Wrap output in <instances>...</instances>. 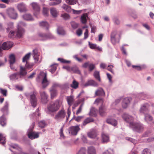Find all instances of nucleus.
<instances>
[{
	"label": "nucleus",
	"instance_id": "nucleus-1",
	"mask_svg": "<svg viewBox=\"0 0 154 154\" xmlns=\"http://www.w3.org/2000/svg\"><path fill=\"white\" fill-rule=\"evenodd\" d=\"M41 80L42 88H45L49 85L50 82L47 79L46 73L43 72H41L36 79V80L38 82H40Z\"/></svg>",
	"mask_w": 154,
	"mask_h": 154
},
{
	"label": "nucleus",
	"instance_id": "nucleus-2",
	"mask_svg": "<svg viewBox=\"0 0 154 154\" xmlns=\"http://www.w3.org/2000/svg\"><path fill=\"white\" fill-rule=\"evenodd\" d=\"M60 106V104L59 100H56L48 105V110L46 111V112L47 113H49L50 112H55L58 110Z\"/></svg>",
	"mask_w": 154,
	"mask_h": 154
},
{
	"label": "nucleus",
	"instance_id": "nucleus-3",
	"mask_svg": "<svg viewBox=\"0 0 154 154\" xmlns=\"http://www.w3.org/2000/svg\"><path fill=\"white\" fill-rule=\"evenodd\" d=\"M34 125L35 123H33L27 131L28 137L32 140L37 138L39 137V133L32 131Z\"/></svg>",
	"mask_w": 154,
	"mask_h": 154
},
{
	"label": "nucleus",
	"instance_id": "nucleus-4",
	"mask_svg": "<svg viewBox=\"0 0 154 154\" xmlns=\"http://www.w3.org/2000/svg\"><path fill=\"white\" fill-rule=\"evenodd\" d=\"M6 14L10 18L16 20L18 17V15L14 9L12 7L6 9Z\"/></svg>",
	"mask_w": 154,
	"mask_h": 154
},
{
	"label": "nucleus",
	"instance_id": "nucleus-5",
	"mask_svg": "<svg viewBox=\"0 0 154 154\" xmlns=\"http://www.w3.org/2000/svg\"><path fill=\"white\" fill-rule=\"evenodd\" d=\"M66 116V113L65 110L63 109H62L56 114L54 118L57 121L60 122L63 121Z\"/></svg>",
	"mask_w": 154,
	"mask_h": 154
},
{
	"label": "nucleus",
	"instance_id": "nucleus-6",
	"mask_svg": "<svg viewBox=\"0 0 154 154\" xmlns=\"http://www.w3.org/2000/svg\"><path fill=\"white\" fill-rule=\"evenodd\" d=\"M129 127L134 131L140 132L142 131L143 127L142 124L138 122H134L133 123H131Z\"/></svg>",
	"mask_w": 154,
	"mask_h": 154
},
{
	"label": "nucleus",
	"instance_id": "nucleus-7",
	"mask_svg": "<svg viewBox=\"0 0 154 154\" xmlns=\"http://www.w3.org/2000/svg\"><path fill=\"white\" fill-rule=\"evenodd\" d=\"M25 95L28 98H30L31 104L32 106L34 107L36 106L37 104V100L35 95L33 94L26 93Z\"/></svg>",
	"mask_w": 154,
	"mask_h": 154
},
{
	"label": "nucleus",
	"instance_id": "nucleus-8",
	"mask_svg": "<svg viewBox=\"0 0 154 154\" xmlns=\"http://www.w3.org/2000/svg\"><path fill=\"white\" fill-rule=\"evenodd\" d=\"M146 94L143 92H142L138 94L137 96L134 98V103L135 104L140 100L143 99H144L146 97Z\"/></svg>",
	"mask_w": 154,
	"mask_h": 154
},
{
	"label": "nucleus",
	"instance_id": "nucleus-9",
	"mask_svg": "<svg viewBox=\"0 0 154 154\" xmlns=\"http://www.w3.org/2000/svg\"><path fill=\"white\" fill-rule=\"evenodd\" d=\"M30 5L32 6L34 10V15L37 17L40 11V9L39 6L37 3L35 2L31 3Z\"/></svg>",
	"mask_w": 154,
	"mask_h": 154
},
{
	"label": "nucleus",
	"instance_id": "nucleus-10",
	"mask_svg": "<svg viewBox=\"0 0 154 154\" xmlns=\"http://www.w3.org/2000/svg\"><path fill=\"white\" fill-rule=\"evenodd\" d=\"M122 117L125 122L129 124V127L130 126L131 123H133L134 122H133V117L127 114L126 113H124L122 115Z\"/></svg>",
	"mask_w": 154,
	"mask_h": 154
},
{
	"label": "nucleus",
	"instance_id": "nucleus-11",
	"mask_svg": "<svg viewBox=\"0 0 154 154\" xmlns=\"http://www.w3.org/2000/svg\"><path fill=\"white\" fill-rule=\"evenodd\" d=\"M38 35L39 39L42 41L46 40L48 38H52L54 37L50 33H49L48 35H46L42 32H39L38 33Z\"/></svg>",
	"mask_w": 154,
	"mask_h": 154
},
{
	"label": "nucleus",
	"instance_id": "nucleus-12",
	"mask_svg": "<svg viewBox=\"0 0 154 154\" xmlns=\"http://www.w3.org/2000/svg\"><path fill=\"white\" fill-rule=\"evenodd\" d=\"M9 145L10 146L9 148V149L14 153L17 154L18 153L17 151H21V148L17 144H9Z\"/></svg>",
	"mask_w": 154,
	"mask_h": 154
},
{
	"label": "nucleus",
	"instance_id": "nucleus-13",
	"mask_svg": "<svg viewBox=\"0 0 154 154\" xmlns=\"http://www.w3.org/2000/svg\"><path fill=\"white\" fill-rule=\"evenodd\" d=\"M80 130L79 125L72 126L69 128L68 130L69 133L72 135H76L78 131Z\"/></svg>",
	"mask_w": 154,
	"mask_h": 154
},
{
	"label": "nucleus",
	"instance_id": "nucleus-14",
	"mask_svg": "<svg viewBox=\"0 0 154 154\" xmlns=\"http://www.w3.org/2000/svg\"><path fill=\"white\" fill-rule=\"evenodd\" d=\"M11 80L15 81H19L22 80L18 72L11 74L9 76Z\"/></svg>",
	"mask_w": 154,
	"mask_h": 154
},
{
	"label": "nucleus",
	"instance_id": "nucleus-15",
	"mask_svg": "<svg viewBox=\"0 0 154 154\" xmlns=\"http://www.w3.org/2000/svg\"><path fill=\"white\" fill-rule=\"evenodd\" d=\"M40 95L41 98V101L44 103H46L48 101V95L46 92L41 90L40 91Z\"/></svg>",
	"mask_w": 154,
	"mask_h": 154
},
{
	"label": "nucleus",
	"instance_id": "nucleus-16",
	"mask_svg": "<svg viewBox=\"0 0 154 154\" xmlns=\"http://www.w3.org/2000/svg\"><path fill=\"white\" fill-rule=\"evenodd\" d=\"M33 56L35 63L41 62V60H39V54L37 49H35L33 50Z\"/></svg>",
	"mask_w": 154,
	"mask_h": 154
},
{
	"label": "nucleus",
	"instance_id": "nucleus-17",
	"mask_svg": "<svg viewBox=\"0 0 154 154\" xmlns=\"http://www.w3.org/2000/svg\"><path fill=\"white\" fill-rule=\"evenodd\" d=\"M18 73L22 79L27 74V72L26 68L22 66H20V71Z\"/></svg>",
	"mask_w": 154,
	"mask_h": 154
},
{
	"label": "nucleus",
	"instance_id": "nucleus-18",
	"mask_svg": "<svg viewBox=\"0 0 154 154\" xmlns=\"http://www.w3.org/2000/svg\"><path fill=\"white\" fill-rule=\"evenodd\" d=\"M149 106V105L147 103L142 104L140 107V112L144 113L145 112L148 111Z\"/></svg>",
	"mask_w": 154,
	"mask_h": 154
},
{
	"label": "nucleus",
	"instance_id": "nucleus-19",
	"mask_svg": "<svg viewBox=\"0 0 154 154\" xmlns=\"http://www.w3.org/2000/svg\"><path fill=\"white\" fill-rule=\"evenodd\" d=\"M117 32L116 31H113L111 35V39L112 43L113 44H116L117 42H119V40L117 39L116 35Z\"/></svg>",
	"mask_w": 154,
	"mask_h": 154
},
{
	"label": "nucleus",
	"instance_id": "nucleus-20",
	"mask_svg": "<svg viewBox=\"0 0 154 154\" xmlns=\"http://www.w3.org/2000/svg\"><path fill=\"white\" fill-rule=\"evenodd\" d=\"M131 100V98L130 97H127L124 98L122 103V106L124 108H126L129 105Z\"/></svg>",
	"mask_w": 154,
	"mask_h": 154
},
{
	"label": "nucleus",
	"instance_id": "nucleus-21",
	"mask_svg": "<svg viewBox=\"0 0 154 154\" xmlns=\"http://www.w3.org/2000/svg\"><path fill=\"white\" fill-rule=\"evenodd\" d=\"M13 45V43L10 42H4L2 44L1 48L5 50H8L11 48Z\"/></svg>",
	"mask_w": 154,
	"mask_h": 154
},
{
	"label": "nucleus",
	"instance_id": "nucleus-22",
	"mask_svg": "<svg viewBox=\"0 0 154 154\" xmlns=\"http://www.w3.org/2000/svg\"><path fill=\"white\" fill-rule=\"evenodd\" d=\"M98 83L96 82L93 80H88L84 85V86L85 87H87L90 86L96 87L98 86Z\"/></svg>",
	"mask_w": 154,
	"mask_h": 154
},
{
	"label": "nucleus",
	"instance_id": "nucleus-23",
	"mask_svg": "<svg viewBox=\"0 0 154 154\" xmlns=\"http://www.w3.org/2000/svg\"><path fill=\"white\" fill-rule=\"evenodd\" d=\"M97 131L94 129L91 130L88 134V137L90 138L93 139L97 137Z\"/></svg>",
	"mask_w": 154,
	"mask_h": 154
},
{
	"label": "nucleus",
	"instance_id": "nucleus-24",
	"mask_svg": "<svg viewBox=\"0 0 154 154\" xmlns=\"http://www.w3.org/2000/svg\"><path fill=\"white\" fill-rule=\"evenodd\" d=\"M17 31L16 33L17 36L18 38L22 37L25 32L24 29L22 27H17Z\"/></svg>",
	"mask_w": 154,
	"mask_h": 154
},
{
	"label": "nucleus",
	"instance_id": "nucleus-25",
	"mask_svg": "<svg viewBox=\"0 0 154 154\" xmlns=\"http://www.w3.org/2000/svg\"><path fill=\"white\" fill-rule=\"evenodd\" d=\"M17 8L20 12H23L26 11V5L23 3L19 4L17 5Z\"/></svg>",
	"mask_w": 154,
	"mask_h": 154
},
{
	"label": "nucleus",
	"instance_id": "nucleus-26",
	"mask_svg": "<svg viewBox=\"0 0 154 154\" xmlns=\"http://www.w3.org/2000/svg\"><path fill=\"white\" fill-rule=\"evenodd\" d=\"M9 103L8 101L5 102L4 106L2 108V111L4 114L3 115H7L8 113V107Z\"/></svg>",
	"mask_w": 154,
	"mask_h": 154
},
{
	"label": "nucleus",
	"instance_id": "nucleus-27",
	"mask_svg": "<svg viewBox=\"0 0 154 154\" xmlns=\"http://www.w3.org/2000/svg\"><path fill=\"white\" fill-rule=\"evenodd\" d=\"M95 94L96 96H105V92L103 89L101 88H99L98 89L97 91H96L95 93Z\"/></svg>",
	"mask_w": 154,
	"mask_h": 154
},
{
	"label": "nucleus",
	"instance_id": "nucleus-28",
	"mask_svg": "<svg viewBox=\"0 0 154 154\" xmlns=\"http://www.w3.org/2000/svg\"><path fill=\"white\" fill-rule=\"evenodd\" d=\"M106 122L112 125L115 126L117 124V121L114 119L108 118L106 120Z\"/></svg>",
	"mask_w": 154,
	"mask_h": 154
},
{
	"label": "nucleus",
	"instance_id": "nucleus-29",
	"mask_svg": "<svg viewBox=\"0 0 154 154\" xmlns=\"http://www.w3.org/2000/svg\"><path fill=\"white\" fill-rule=\"evenodd\" d=\"M23 19L27 21H32L33 19L32 16L30 14H26L22 16Z\"/></svg>",
	"mask_w": 154,
	"mask_h": 154
},
{
	"label": "nucleus",
	"instance_id": "nucleus-30",
	"mask_svg": "<svg viewBox=\"0 0 154 154\" xmlns=\"http://www.w3.org/2000/svg\"><path fill=\"white\" fill-rule=\"evenodd\" d=\"M87 154H96L95 148L93 146L88 147L87 149Z\"/></svg>",
	"mask_w": 154,
	"mask_h": 154
},
{
	"label": "nucleus",
	"instance_id": "nucleus-31",
	"mask_svg": "<svg viewBox=\"0 0 154 154\" xmlns=\"http://www.w3.org/2000/svg\"><path fill=\"white\" fill-rule=\"evenodd\" d=\"M102 142L103 143H107L109 141V136L103 133L101 135Z\"/></svg>",
	"mask_w": 154,
	"mask_h": 154
},
{
	"label": "nucleus",
	"instance_id": "nucleus-32",
	"mask_svg": "<svg viewBox=\"0 0 154 154\" xmlns=\"http://www.w3.org/2000/svg\"><path fill=\"white\" fill-rule=\"evenodd\" d=\"M88 18V17L87 14L85 13L83 14L81 17V22L83 24L86 23Z\"/></svg>",
	"mask_w": 154,
	"mask_h": 154
},
{
	"label": "nucleus",
	"instance_id": "nucleus-33",
	"mask_svg": "<svg viewBox=\"0 0 154 154\" xmlns=\"http://www.w3.org/2000/svg\"><path fill=\"white\" fill-rule=\"evenodd\" d=\"M70 72H72L74 73H75L80 74L81 72L78 68L76 66H74L71 67Z\"/></svg>",
	"mask_w": 154,
	"mask_h": 154
},
{
	"label": "nucleus",
	"instance_id": "nucleus-34",
	"mask_svg": "<svg viewBox=\"0 0 154 154\" xmlns=\"http://www.w3.org/2000/svg\"><path fill=\"white\" fill-rule=\"evenodd\" d=\"M61 0H49V5H55L61 3Z\"/></svg>",
	"mask_w": 154,
	"mask_h": 154
},
{
	"label": "nucleus",
	"instance_id": "nucleus-35",
	"mask_svg": "<svg viewBox=\"0 0 154 154\" xmlns=\"http://www.w3.org/2000/svg\"><path fill=\"white\" fill-rule=\"evenodd\" d=\"M97 110L95 108L92 107L90 110L89 115L91 116L96 117L97 115Z\"/></svg>",
	"mask_w": 154,
	"mask_h": 154
},
{
	"label": "nucleus",
	"instance_id": "nucleus-36",
	"mask_svg": "<svg viewBox=\"0 0 154 154\" xmlns=\"http://www.w3.org/2000/svg\"><path fill=\"white\" fill-rule=\"evenodd\" d=\"M66 100L68 102V104L69 106H70L72 105L74 101V99L72 96L67 97H66Z\"/></svg>",
	"mask_w": 154,
	"mask_h": 154
},
{
	"label": "nucleus",
	"instance_id": "nucleus-37",
	"mask_svg": "<svg viewBox=\"0 0 154 154\" xmlns=\"http://www.w3.org/2000/svg\"><path fill=\"white\" fill-rule=\"evenodd\" d=\"M50 92L51 94V97L52 99L54 98L57 94V92L56 89L50 88Z\"/></svg>",
	"mask_w": 154,
	"mask_h": 154
},
{
	"label": "nucleus",
	"instance_id": "nucleus-38",
	"mask_svg": "<svg viewBox=\"0 0 154 154\" xmlns=\"http://www.w3.org/2000/svg\"><path fill=\"white\" fill-rule=\"evenodd\" d=\"M94 119L91 118L89 117L86 118L83 122L82 126L83 128V126H85L89 123L93 122Z\"/></svg>",
	"mask_w": 154,
	"mask_h": 154
},
{
	"label": "nucleus",
	"instance_id": "nucleus-39",
	"mask_svg": "<svg viewBox=\"0 0 154 154\" xmlns=\"http://www.w3.org/2000/svg\"><path fill=\"white\" fill-rule=\"evenodd\" d=\"M57 32L58 34L60 35H63L65 34V32L63 27L61 26L58 27Z\"/></svg>",
	"mask_w": 154,
	"mask_h": 154
},
{
	"label": "nucleus",
	"instance_id": "nucleus-40",
	"mask_svg": "<svg viewBox=\"0 0 154 154\" xmlns=\"http://www.w3.org/2000/svg\"><path fill=\"white\" fill-rule=\"evenodd\" d=\"M7 27L6 28L7 31L8 32L10 30L14 28V23L13 22H9L7 23Z\"/></svg>",
	"mask_w": 154,
	"mask_h": 154
},
{
	"label": "nucleus",
	"instance_id": "nucleus-41",
	"mask_svg": "<svg viewBox=\"0 0 154 154\" xmlns=\"http://www.w3.org/2000/svg\"><path fill=\"white\" fill-rule=\"evenodd\" d=\"M106 108L104 106L102 105L100 107L99 112L100 115L101 116H103L105 113Z\"/></svg>",
	"mask_w": 154,
	"mask_h": 154
},
{
	"label": "nucleus",
	"instance_id": "nucleus-42",
	"mask_svg": "<svg viewBox=\"0 0 154 154\" xmlns=\"http://www.w3.org/2000/svg\"><path fill=\"white\" fill-rule=\"evenodd\" d=\"M6 119L5 116L3 115L0 118V124L2 126H4L6 124Z\"/></svg>",
	"mask_w": 154,
	"mask_h": 154
},
{
	"label": "nucleus",
	"instance_id": "nucleus-43",
	"mask_svg": "<svg viewBox=\"0 0 154 154\" xmlns=\"http://www.w3.org/2000/svg\"><path fill=\"white\" fill-rule=\"evenodd\" d=\"M50 12L52 15L54 17H56L58 14V12L54 8H52L50 9Z\"/></svg>",
	"mask_w": 154,
	"mask_h": 154
},
{
	"label": "nucleus",
	"instance_id": "nucleus-44",
	"mask_svg": "<svg viewBox=\"0 0 154 154\" xmlns=\"http://www.w3.org/2000/svg\"><path fill=\"white\" fill-rule=\"evenodd\" d=\"M40 26H42L46 29L48 30L49 26L48 23L46 21H42L39 23Z\"/></svg>",
	"mask_w": 154,
	"mask_h": 154
},
{
	"label": "nucleus",
	"instance_id": "nucleus-45",
	"mask_svg": "<svg viewBox=\"0 0 154 154\" xmlns=\"http://www.w3.org/2000/svg\"><path fill=\"white\" fill-rule=\"evenodd\" d=\"M15 57L14 54H11L9 56V62L10 64L14 63L15 62Z\"/></svg>",
	"mask_w": 154,
	"mask_h": 154
},
{
	"label": "nucleus",
	"instance_id": "nucleus-46",
	"mask_svg": "<svg viewBox=\"0 0 154 154\" xmlns=\"http://www.w3.org/2000/svg\"><path fill=\"white\" fill-rule=\"evenodd\" d=\"M145 119L146 121L149 122L152 120L153 118L150 114H146L145 115Z\"/></svg>",
	"mask_w": 154,
	"mask_h": 154
},
{
	"label": "nucleus",
	"instance_id": "nucleus-47",
	"mask_svg": "<svg viewBox=\"0 0 154 154\" xmlns=\"http://www.w3.org/2000/svg\"><path fill=\"white\" fill-rule=\"evenodd\" d=\"M94 76L95 79L98 80L99 82H101V79L100 76V72L99 71H95L94 72Z\"/></svg>",
	"mask_w": 154,
	"mask_h": 154
},
{
	"label": "nucleus",
	"instance_id": "nucleus-48",
	"mask_svg": "<svg viewBox=\"0 0 154 154\" xmlns=\"http://www.w3.org/2000/svg\"><path fill=\"white\" fill-rule=\"evenodd\" d=\"M57 66V65L56 64H53L51 66L50 68L49 69V70L52 74L54 73L56 71Z\"/></svg>",
	"mask_w": 154,
	"mask_h": 154
},
{
	"label": "nucleus",
	"instance_id": "nucleus-49",
	"mask_svg": "<svg viewBox=\"0 0 154 154\" xmlns=\"http://www.w3.org/2000/svg\"><path fill=\"white\" fill-rule=\"evenodd\" d=\"M31 53H29L27 54H26L23 58L22 60V62L23 63L26 62H28V60H29L30 55Z\"/></svg>",
	"mask_w": 154,
	"mask_h": 154
},
{
	"label": "nucleus",
	"instance_id": "nucleus-50",
	"mask_svg": "<svg viewBox=\"0 0 154 154\" xmlns=\"http://www.w3.org/2000/svg\"><path fill=\"white\" fill-rule=\"evenodd\" d=\"M62 8L65 11L67 12H70L71 11V8L70 6H69L65 4H63Z\"/></svg>",
	"mask_w": 154,
	"mask_h": 154
},
{
	"label": "nucleus",
	"instance_id": "nucleus-51",
	"mask_svg": "<svg viewBox=\"0 0 154 154\" xmlns=\"http://www.w3.org/2000/svg\"><path fill=\"white\" fill-rule=\"evenodd\" d=\"M79 83L75 80H74L72 82V84L71 85V87L74 88L76 89L78 87Z\"/></svg>",
	"mask_w": 154,
	"mask_h": 154
},
{
	"label": "nucleus",
	"instance_id": "nucleus-52",
	"mask_svg": "<svg viewBox=\"0 0 154 154\" xmlns=\"http://www.w3.org/2000/svg\"><path fill=\"white\" fill-rule=\"evenodd\" d=\"M5 140V137L2 134H0V143L3 145H4L6 142Z\"/></svg>",
	"mask_w": 154,
	"mask_h": 154
},
{
	"label": "nucleus",
	"instance_id": "nucleus-53",
	"mask_svg": "<svg viewBox=\"0 0 154 154\" xmlns=\"http://www.w3.org/2000/svg\"><path fill=\"white\" fill-rule=\"evenodd\" d=\"M102 154H114V152L113 149H109L103 152Z\"/></svg>",
	"mask_w": 154,
	"mask_h": 154
},
{
	"label": "nucleus",
	"instance_id": "nucleus-54",
	"mask_svg": "<svg viewBox=\"0 0 154 154\" xmlns=\"http://www.w3.org/2000/svg\"><path fill=\"white\" fill-rule=\"evenodd\" d=\"M86 149L85 147H82L78 151L76 154H86Z\"/></svg>",
	"mask_w": 154,
	"mask_h": 154
},
{
	"label": "nucleus",
	"instance_id": "nucleus-55",
	"mask_svg": "<svg viewBox=\"0 0 154 154\" xmlns=\"http://www.w3.org/2000/svg\"><path fill=\"white\" fill-rule=\"evenodd\" d=\"M132 66L133 68H135L138 70H141L142 68H143L145 67L144 65H143L141 66L133 65Z\"/></svg>",
	"mask_w": 154,
	"mask_h": 154
},
{
	"label": "nucleus",
	"instance_id": "nucleus-56",
	"mask_svg": "<svg viewBox=\"0 0 154 154\" xmlns=\"http://www.w3.org/2000/svg\"><path fill=\"white\" fill-rule=\"evenodd\" d=\"M33 66V64H30L28 62H27V63H26L25 68L26 69H32V68Z\"/></svg>",
	"mask_w": 154,
	"mask_h": 154
},
{
	"label": "nucleus",
	"instance_id": "nucleus-57",
	"mask_svg": "<svg viewBox=\"0 0 154 154\" xmlns=\"http://www.w3.org/2000/svg\"><path fill=\"white\" fill-rule=\"evenodd\" d=\"M103 100L102 98H98L95 100L94 103L98 105L99 104H102L103 102Z\"/></svg>",
	"mask_w": 154,
	"mask_h": 154
},
{
	"label": "nucleus",
	"instance_id": "nucleus-58",
	"mask_svg": "<svg viewBox=\"0 0 154 154\" xmlns=\"http://www.w3.org/2000/svg\"><path fill=\"white\" fill-rule=\"evenodd\" d=\"M46 125V123L44 120L41 121L38 123L39 126L42 128H44Z\"/></svg>",
	"mask_w": 154,
	"mask_h": 154
},
{
	"label": "nucleus",
	"instance_id": "nucleus-59",
	"mask_svg": "<svg viewBox=\"0 0 154 154\" xmlns=\"http://www.w3.org/2000/svg\"><path fill=\"white\" fill-rule=\"evenodd\" d=\"M58 60L63 63H69L71 62L70 60H66L62 58H58Z\"/></svg>",
	"mask_w": 154,
	"mask_h": 154
},
{
	"label": "nucleus",
	"instance_id": "nucleus-60",
	"mask_svg": "<svg viewBox=\"0 0 154 154\" xmlns=\"http://www.w3.org/2000/svg\"><path fill=\"white\" fill-rule=\"evenodd\" d=\"M71 24L72 28L73 29L77 28L78 26V24L74 21L71 22Z\"/></svg>",
	"mask_w": 154,
	"mask_h": 154
},
{
	"label": "nucleus",
	"instance_id": "nucleus-61",
	"mask_svg": "<svg viewBox=\"0 0 154 154\" xmlns=\"http://www.w3.org/2000/svg\"><path fill=\"white\" fill-rule=\"evenodd\" d=\"M77 0H66V2L70 5H74L76 4Z\"/></svg>",
	"mask_w": 154,
	"mask_h": 154
},
{
	"label": "nucleus",
	"instance_id": "nucleus-62",
	"mask_svg": "<svg viewBox=\"0 0 154 154\" xmlns=\"http://www.w3.org/2000/svg\"><path fill=\"white\" fill-rule=\"evenodd\" d=\"M95 67V64L93 63L90 64L89 65L88 68L89 71H92Z\"/></svg>",
	"mask_w": 154,
	"mask_h": 154
},
{
	"label": "nucleus",
	"instance_id": "nucleus-63",
	"mask_svg": "<svg viewBox=\"0 0 154 154\" xmlns=\"http://www.w3.org/2000/svg\"><path fill=\"white\" fill-rule=\"evenodd\" d=\"M142 154H151V152L149 149L146 148L143 151Z\"/></svg>",
	"mask_w": 154,
	"mask_h": 154
},
{
	"label": "nucleus",
	"instance_id": "nucleus-64",
	"mask_svg": "<svg viewBox=\"0 0 154 154\" xmlns=\"http://www.w3.org/2000/svg\"><path fill=\"white\" fill-rule=\"evenodd\" d=\"M113 21L117 25H119L120 23V21L117 17H114Z\"/></svg>",
	"mask_w": 154,
	"mask_h": 154
}]
</instances>
